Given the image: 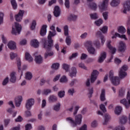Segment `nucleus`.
<instances>
[{
    "label": "nucleus",
    "mask_w": 130,
    "mask_h": 130,
    "mask_svg": "<svg viewBox=\"0 0 130 130\" xmlns=\"http://www.w3.org/2000/svg\"><path fill=\"white\" fill-rule=\"evenodd\" d=\"M118 32L119 33H120V34H124L125 33L126 30L125 29V28H124L122 26H120L118 27Z\"/></svg>",
    "instance_id": "obj_32"
},
{
    "label": "nucleus",
    "mask_w": 130,
    "mask_h": 130,
    "mask_svg": "<svg viewBox=\"0 0 130 130\" xmlns=\"http://www.w3.org/2000/svg\"><path fill=\"white\" fill-rule=\"evenodd\" d=\"M31 45L35 48L39 47V42L37 40H32L31 41Z\"/></svg>",
    "instance_id": "obj_25"
},
{
    "label": "nucleus",
    "mask_w": 130,
    "mask_h": 130,
    "mask_svg": "<svg viewBox=\"0 0 130 130\" xmlns=\"http://www.w3.org/2000/svg\"><path fill=\"white\" fill-rule=\"evenodd\" d=\"M127 100L125 99H124L123 100H121L120 101V103L121 104H123V105H124L125 107L126 108H129L130 107V93L129 91L127 92Z\"/></svg>",
    "instance_id": "obj_5"
},
{
    "label": "nucleus",
    "mask_w": 130,
    "mask_h": 130,
    "mask_svg": "<svg viewBox=\"0 0 130 130\" xmlns=\"http://www.w3.org/2000/svg\"><path fill=\"white\" fill-rule=\"evenodd\" d=\"M24 16V11L20 10L18 14H16L15 16V19L17 22H21Z\"/></svg>",
    "instance_id": "obj_10"
},
{
    "label": "nucleus",
    "mask_w": 130,
    "mask_h": 130,
    "mask_svg": "<svg viewBox=\"0 0 130 130\" xmlns=\"http://www.w3.org/2000/svg\"><path fill=\"white\" fill-rule=\"evenodd\" d=\"M16 80L17 77H16V73H15L14 72L10 74V82H11V83H16Z\"/></svg>",
    "instance_id": "obj_26"
},
{
    "label": "nucleus",
    "mask_w": 130,
    "mask_h": 130,
    "mask_svg": "<svg viewBox=\"0 0 130 130\" xmlns=\"http://www.w3.org/2000/svg\"><path fill=\"white\" fill-rule=\"evenodd\" d=\"M89 7L91 10H92V11H96L97 9V5L94 3H90Z\"/></svg>",
    "instance_id": "obj_36"
},
{
    "label": "nucleus",
    "mask_w": 130,
    "mask_h": 130,
    "mask_svg": "<svg viewBox=\"0 0 130 130\" xmlns=\"http://www.w3.org/2000/svg\"><path fill=\"white\" fill-rule=\"evenodd\" d=\"M101 31H102L104 34L107 32V30H108V27L107 26H104L102 28H100Z\"/></svg>",
    "instance_id": "obj_48"
},
{
    "label": "nucleus",
    "mask_w": 130,
    "mask_h": 130,
    "mask_svg": "<svg viewBox=\"0 0 130 130\" xmlns=\"http://www.w3.org/2000/svg\"><path fill=\"white\" fill-rule=\"evenodd\" d=\"M126 121H127V118L125 116H123L120 119V122L121 124H124V123H126Z\"/></svg>",
    "instance_id": "obj_34"
},
{
    "label": "nucleus",
    "mask_w": 130,
    "mask_h": 130,
    "mask_svg": "<svg viewBox=\"0 0 130 130\" xmlns=\"http://www.w3.org/2000/svg\"><path fill=\"white\" fill-rule=\"evenodd\" d=\"M16 56H17V54L13 52L10 53L11 59H14Z\"/></svg>",
    "instance_id": "obj_64"
},
{
    "label": "nucleus",
    "mask_w": 130,
    "mask_h": 130,
    "mask_svg": "<svg viewBox=\"0 0 130 130\" xmlns=\"http://www.w3.org/2000/svg\"><path fill=\"white\" fill-rule=\"evenodd\" d=\"M9 77H6L3 81L2 85L6 86L9 83Z\"/></svg>",
    "instance_id": "obj_57"
},
{
    "label": "nucleus",
    "mask_w": 130,
    "mask_h": 130,
    "mask_svg": "<svg viewBox=\"0 0 130 130\" xmlns=\"http://www.w3.org/2000/svg\"><path fill=\"white\" fill-rule=\"evenodd\" d=\"M78 52L73 53L72 55L69 57V59L70 60H72L73 58H76V57L78 56Z\"/></svg>",
    "instance_id": "obj_53"
},
{
    "label": "nucleus",
    "mask_w": 130,
    "mask_h": 130,
    "mask_svg": "<svg viewBox=\"0 0 130 130\" xmlns=\"http://www.w3.org/2000/svg\"><path fill=\"white\" fill-rule=\"evenodd\" d=\"M36 20H33L32 22L31 23V25L30 26V28L31 30H34L35 29V27H36Z\"/></svg>",
    "instance_id": "obj_52"
},
{
    "label": "nucleus",
    "mask_w": 130,
    "mask_h": 130,
    "mask_svg": "<svg viewBox=\"0 0 130 130\" xmlns=\"http://www.w3.org/2000/svg\"><path fill=\"white\" fill-rule=\"evenodd\" d=\"M124 96V90L121 89L119 92V97H123Z\"/></svg>",
    "instance_id": "obj_61"
},
{
    "label": "nucleus",
    "mask_w": 130,
    "mask_h": 130,
    "mask_svg": "<svg viewBox=\"0 0 130 130\" xmlns=\"http://www.w3.org/2000/svg\"><path fill=\"white\" fill-rule=\"evenodd\" d=\"M68 93L69 95H71V96H73L74 95V93H75V88H72L68 90Z\"/></svg>",
    "instance_id": "obj_54"
},
{
    "label": "nucleus",
    "mask_w": 130,
    "mask_h": 130,
    "mask_svg": "<svg viewBox=\"0 0 130 130\" xmlns=\"http://www.w3.org/2000/svg\"><path fill=\"white\" fill-rule=\"evenodd\" d=\"M128 67L127 65H123L120 69V70L119 72V77L120 79H123L126 77V71H127Z\"/></svg>",
    "instance_id": "obj_6"
},
{
    "label": "nucleus",
    "mask_w": 130,
    "mask_h": 130,
    "mask_svg": "<svg viewBox=\"0 0 130 130\" xmlns=\"http://www.w3.org/2000/svg\"><path fill=\"white\" fill-rule=\"evenodd\" d=\"M121 111H122V107L118 106L116 107L115 109V113L117 115H119L120 113H121Z\"/></svg>",
    "instance_id": "obj_31"
},
{
    "label": "nucleus",
    "mask_w": 130,
    "mask_h": 130,
    "mask_svg": "<svg viewBox=\"0 0 130 130\" xmlns=\"http://www.w3.org/2000/svg\"><path fill=\"white\" fill-rule=\"evenodd\" d=\"M96 26H100L103 23V20L101 19H100L94 22Z\"/></svg>",
    "instance_id": "obj_49"
},
{
    "label": "nucleus",
    "mask_w": 130,
    "mask_h": 130,
    "mask_svg": "<svg viewBox=\"0 0 130 130\" xmlns=\"http://www.w3.org/2000/svg\"><path fill=\"white\" fill-rule=\"evenodd\" d=\"M50 93H51V89H45L43 91V95L47 96V95H48V94H50Z\"/></svg>",
    "instance_id": "obj_43"
},
{
    "label": "nucleus",
    "mask_w": 130,
    "mask_h": 130,
    "mask_svg": "<svg viewBox=\"0 0 130 130\" xmlns=\"http://www.w3.org/2000/svg\"><path fill=\"white\" fill-rule=\"evenodd\" d=\"M111 41L110 40L107 41V47H108V48H109V49H110L111 53L112 54H114V53L116 52V49L115 48H113V47L111 46Z\"/></svg>",
    "instance_id": "obj_13"
},
{
    "label": "nucleus",
    "mask_w": 130,
    "mask_h": 130,
    "mask_svg": "<svg viewBox=\"0 0 130 130\" xmlns=\"http://www.w3.org/2000/svg\"><path fill=\"white\" fill-rule=\"evenodd\" d=\"M48 101L50 103H54V102L57 101V97L53 94L50 95L49 96Z\"/></svg>",
    "instance_id": "obj_20"
},
{
    "label": "nucleus",
    "mask_w": 130,
    "mask_h": 130,
    "mask_svg": "<svg viewBox=\"0 0 130 130\" xmlns=\"http://www.w3.org/2000/svg\"><path fill=\"white\" fill-rule=\"evenodd\" d=\"M67 120L70 121V123H71L72 126L75 127L77 126V125H80L82 123V115L78 114L75 116V121L73 120V118L71 117L67 118Z\"/></svg>",
    "instance_id": "obj_2"
},
{
    "label": "nucleus",
    "mask_w": 130,
    "mask_h": 130,
    "mask_svg": "<svg viewBox=\"0 0 130 130\" xmlns=\"http://www.w3.org/2000/svg\"><path fill=\"white\" fill-rule=\"evenodd\" d=\"M90 17L91 20H97V19L99 18L98 14H97L96 13L90 14Z\"/></svg>",
    "instance_id": "obj_33"
},
{
    "label": "nucleus",
    "mask_w": 130,
    "mask_h": 130,
    "mask_svg": "<svg viewBox=\"0 0 130 130\" xmlns=\"http://www.w3.org/2000/svg\"><path fill=\"white\" fill-rule=\"evenodd\" d=\"M60 83H67L68 82V78L66 76H63L59 80Z\"/></svg>",
    "instance_id": "obj_44"
},
{
    "label": "nucleus",
    "mask_w": 130,
    "mask_h": 130,
    "mask_svg": "<svg viewBox=\"0 0 130 130\" xmlns=\"http://www.w3.org/2000/svg\"><path fill=\"white\" fill-rule=\"evenodd\" d=\"M35 60L36 63L40 64V63H42V61H43V58L41 57V55L36 56Z\"/></svg>",
    "instance_id": "obj_21"
},
{
    "label": "nucleus",
    "mask_w": 130,
    "mask_h": 130,
    "mask_svg": "<svg viewBox=\"0 0 130 130\" xmlns=\"http://www.w3.org/2000/svg\"><path fill=\"white\" fill-rule=\"evenodd\" d=\"M94 45H95L96 48L98 49H100V47H101V44H100V42L99 40H96L94 41L93 43Z\"/></svg>",
    "instance_id": "obj_39"
},
{
    "label": "nucleus",
    "mask_w": 130,
    "mask_h": 130,
    "mask_svg": "<svg viewBox=\"0 0 130 130\" xmlns=\"http://www.w3.org/2000/svg\"><path fill=\"white\" fill-rule=\"evenodd\" d=\"M106 58V52H102L100 54V56L99 57L98 59V62L100 63H102L104 60Z\"/></svg>",
    "instance_id": "obj_14"
},
{
    "label": "nucleus",
    "mask_w": 130,
    "mask_h": 130,
    "mask_svg": "<svg viewBox=\"0 0 130 130\" xmlns=\"http://www.w3.org/2000/svg\"><path fill=\"white\" fill-rule=\"evenodd\" d=\"M52 69L53 70H58L59 68V63H54L51 66Z\"/></svg>",
    "instance_id": "obj_45"
},
{
    "label": "nucleus",
    "mask_w": 130,
    "mask_h": 130,
    "mask_svg": "<svg viewBox=\"0 0 130 130\" xmlns=\"http://www.w3.org/2000/svg\"><path fill=\"white\" fill-rule=\"evenodd\" d=\"M11 3L13 9L14 10L17 9V7H18V4H17V2H16V0H11Z\"/></svg>",
    "instance_id": "obj_41"
},
{
    "label": "nucleus",
    "mask_w": 130,
    "mask_h": 130,
    "mask_svg": "<svg viewBox=\"0 0 130 130\" xmlns=\"http://www.w3.org/2000/svg\"><path fill=\"white\" fill-rule=\"evenodd\" d=\"M33 76L32 75V73L30 72H26L25 74V79L26 80H28V81H30L32 78Z\"/></svg>",
    "instance_id": "obj_35"
},
{
    "label": "nucleus",
    "mask_w": 130,
    "mask_h": 130,
    "mask_svg": "<svg viewBox=\"0 0 130 130\" xmlns=\"http://www.w3.org/2000/svg\"><path fill=\"white\" fill-rule=\"evenodd\" d=\"M32 129V125L31 124H27L25 125V130H31Z\"/></svg>",
    "instance_id": "obj_63"
},
{
    "label": "nucleus",
    "mask_w": 130,
    "mask_h": 130,
    "mask_svg": "<svg viewBox=\"0 0 130 130\" xmlns=\"http://www.w3.org/2000/svg\"><path fill=\"white\" fill-rule=\"evenodd\" d=\"M111 119V117L110 116V115H109L108 114H105V121L103 123V124L104 125H106L107 124V122L109 121Z\"/></svg>",
    "instance_id": "obj_23"
},
{
    "label": "nucleus",
    "mask_w": 130,
    "mask_h": 130,
    "mask_svg": "<svg viewBox=\"0 0 130 130\" xmlns=\"http://www.w3.org/2000/svg\"><path fill=\"white\" fill-rule=\"evenodd\" d=\"M100 108L101 110H102L103 111V112H104V113L106 112V108H105V106H104V105L101 104L100 106Z\"/></svg>",
    "instance_id": "obj_59"
},
{
    "label": "nucleus",
    "mask_w": 130,
    "mask_h": 130,
    "mask_svg": "<svg viewBox=\"0 0 130 130\" xmlns=\"http://www.w3.org/2000/svg\"><path fill=\"white\" fill-rule=\"evenodd\" d=\"M103 17L104 20L106 21L108 19V12H105L103 13Z\"/></svg>",
    "instance_id": "obj_58"
},
{
    "label": "nucleus",
    "mask_w": 130,
    "mask_h": 130,
    "mask_svg": "<svg viewBox=\"0 0 130 130\" xmlns=\"http://www.w3.org/2000/svg\"><path fill=\"white\" fill-rule=\"evenodd\" d=\"M4 13L1 12L0 13V25H2L3 23H4Z\"/></svg>",
    "instance_id": "obj_56"
},
{
    "label": "nucleus",
    "mask_w": 130,
    "mask_h": 130,
    "mask_svg": "<svg viewBox=\"0 0 130 130\" xmlns=\"http://www.w3.org/2000/svg\"><path fill=\"white\" fill-rule=\"evenodd\" d=\"M35 101L34 99H28L25 103V108L27 110H31V108L33 105H34V103Z\"/></svg>",
    "instance_id": "obj_7"
},
{
    "label": "nucleus",
    "mask_w": 130,
    "mask_h": 130,
    "mask_svg": "<svg viewBox=\"0 0 130 130\" xmlns=\"http://www.w3.org/2000/svg\"><path fill=\"white\" fill-rule=\"evenodd\" d=\"M110 80L114 86H117L120 83V77L117 76H115L114 78H113Z\"/></svg>",
    "instance_id": "obj_12"
},
{
    "label": "nucleus",
    "mask_w": 130,
    "mask_h": 130,
    "mask_svg": "<svg viewBox=\"0 0 130 130\" xmlns=\"http://www.w3.org/2000/svg\"><path fill=\"white\" fill-rule=\"evenodd\" d=\"M8 47L11 50H15L17 48L16 43L13 41H10L8 44Z\"/></svg>",
    "instance_id": "obj_17"
},
{
    "label": "nucleus",
    "mask_w": 130,
    "mask_h": 130,
    "mask_svg": "<svg viewBox=\"0 0 130 130\" xmlns=\"http://www.w3.org/2000/svg\"><path fill=\"white\" fill-rule=\"evenodd\" d=\"M54 16L56 18L60 16V9L58 6H55L53 12Z\"/></svg>",
    "instance_id": "obj_18"
},
{
    "label": "nucleus",
    "mask_w": 130,
    "mask_h": 130,
    "mask_svg": "<svg viewBox=\"0 0 130 130\" xmlns=\"http://www.w3.org/2000/svg\"><path fill=\"white\" fill-rule=\"evenodd\" d=\"M50 29L52 31H50L48 36V41L46 39L44 38L42 39V42L43 44L44 48L47 50H51L53 47V40L52 37L56 35V30H55V26L52 25L50 26Z\"/></svg>",
    "instance_id": "obj_1"
},
{
    "label": "nucleus",
    "mask_w": 130,
    "mask_h": 130,
    "mask_svg": "<svg viewBox=\"0 0 130 130\" xmlns=\"http://www.w3.org/2000/svg\"><path fill=\"white\" fill-rule=\"evenodd\" d=\"M87 51L89 54H92V55H95L96 53V49H95V48L93 47L88 48Z\"/></svg>",
    "instance_id": "obj_30"
},
{
    "label": "nucleus",
    "mask_w": 130,
    "mask_h": 130,
    "mask_svg": "<svg viewBox=\"0 0 130 130\" xmlns=\"http://www.w3.org/2000/svg\"><path fill=\"white\" fill-rule=\"evenodd\" d=\"M65 93L66 92H64V90L59 91L58 92V96L59 98H63V97H64Z\"/></svg>",
    "instance_id": "obj_42"
},
{
    "label": "nucleus",
    "mask_w": 130,
    "mask_h": 130,
    "mask_svg": "<svg viewBox=\"0 0 130 130\" xmlns=\"http://www.w3.org/2000/svg\"><path fill=\"white\" fill-rule=\"evenodd\" d=\"M100 38L101 41V44L102 45H104V43H105V37H104V36H101Z\"/></svg>",
    "instance_id": "obj_62"
},
{
    "label": "nucleus",
    "mask_w": 130,
    "mask_h": 130,
    "mask_svg": "<svg viewBox=\"0 0 130 130\" xmlns=\"http://www.w3.org/2000/svg\"><path fill=\"white\" fill-rule=\"evenodd\" d=\"M79 108H80V106H76L75 107L74 112L73 113L74 115H76V114H77V113H78V110H79Z\"/></svg>",
    "instance_id": "obj_60"
},
{
    "label": "nucleus",
    "mask_w": 130,
    "mask_h": 130,
    "mask_svg": "<svg viewBox=\"0 0 130 130\" xmlns=\"http://www.w3.org/2000/svg\"><path fill=\"white\" fill-rule=\"evenodd\" d=\"M125 44H124V43L123 42H120L119 43L118 50L120 52H124V51H125Z\"/></svg>",
    "instance_id": "obj_15"
},
{
    "label": "nucleus",
    "mask_w": 130,
    "mask_h": 130,
    "mask_svg": "<svg viewBox=\"0 0 130 130\" xmlns=\"http://www.w3.org/2000/svg\"><path fill=\"white\" fill-rule=\"evenodd\" d=\"M47 28V25H43L42 27V28L40 31V35L41 36H44V35H46V28Z\"/></svg>",
    "instance_id": "obj_22"
},
{
    "label": "nucleus",
    "mask_w": 130,
    "mask_h": 130,
    "mask_svg": "<svg viewBox=\"0 0 130 130\" xmlns=\"http://www.w3.org/2000/svg\"><path fill=\"white\" fill-rule=\"evenodd\" d=\"M98 75H99V72H98L97 70L93 71L90 78V82L91 83H94V82L96 81L97 77H98Z\"/></svg>",
    "instance_id": "obj_9"
},
{
    "label": "nucleus",
    "mask_w": 130,
    "mask_h": 130,
    "mask_svg": "<svg viewBox=\"0 0 130 130\" xmlns=\"http://www.w3.org/2000/svg\"><path fill=\"white\" fill-rule=\"evenodd\" d=\"M76 75H77V69L75 67H73L71 69L69 76H70L71 78H73V77H76Z\"/></svg>",
    "instance_id": "obj_24"
},
{
    "label": "nucleus",
    "mask_w": 130,
    "mask_h": 130,
    "mask_svg": "<svg viewBox=\"0 0 130 130\" xmlns=\"http://www.w3.org/2000/svg\"><path fill=\"white\" fill-rule=\"evenodd\" d=\"M22 101H23V97H22V96L16 98L15 100V106H16V107H20Z\"/></svg>",
    "instance_id": "obj_16"
},
{
    "label": "nucleus",
    "mask_w": 130,
    "mask_h": 130,
    "mask_svg": "<svg viewBox=\"0 0 130 130\" xmlns=\"http://www.w3.org/2000/svg\"><path fill=\"white\" fill-rule=\"evenodd\" d=\"M119 4H120V0H112L110 5L111 7L114 8L115 7H117Z\"/></svg>",
    "instance_id": "obj_27"
},
{
    "label": "nucleus",
    "mask_w": 130,
    "mask_h": 130,
    "mask_svg": "<svg viewBox=\"0 0 130 130\" xmlns=\"http://www.w3.org/2000/svg\"><path fill=\"white\" fill-rule=\"evenodd\" d=\"M64 6L66 9H70V0H65Z\"/></svg>",
    "instance_id": "obj_55"
},
{
    "label": "nucleus",
    "mask_w": 130,
    "mask_h": 130,
    "mask_svg": "<svg viewBox=\"0 0 130 130\" xmlns=\"http://www.w3.org/2000/svg\"><path fill=\"white\" fill-rule=\"evenodd\" d=\"M64 34L65 36H67L66 39V42L67 45L70 46L72 43V40L71 39V36H69V26L65 25L64 26Z\"/></svg>",
    "instance_id": "obj_4"
},
{
    "label": "nucleus",
    "mask_w": 130,
    "mask_h": 130,
    "mask_svg": "<svg viewBox=\"0 0 130 130\" xmlns=\"http://www.w3.org/2000/svg\"><path fill=\"white\" fill-rule=\"evenodd\" d=\"M77 19H78V16L75 14H70L68 16V21H70V22H71V21L75 22V21H77Z\"/></svg>",
    "instance_id": "obj_19"
},
{
    "label": "nucleus",
    "mask_w": 130,
    "mask_h": 130,
    "mask_svg": "<svg viewBox=\"0 0 130 130\" xmlns=\"http://www.w3.org/2000/svg\"><path fill=\"white\" fill-rule=\"evenodd\" d=\"M25 59L28 61H33V58L28 53H25Z\"/></svg>",
    "instance_id": "obj_38"
},
{
    "label": "nucleus",
    "mask_w": 130,
    "mask_h": 130,
    "mask_svg": "<svg viewBox=\"0 0 130 130\" xmlns=\"http://www.w3.org/2000/svg\"><path fill=\"white\" fill-rule=\"evenodd\" d=\"M22 30V26L18 22H15L14 26H12V34L13 35H19L21 30Z\"/></svg>",
    "instance_id": "obj_3"
},
{
    "label": "nucleus",
    "mask_w": 130,
    "mask_h": 130,
    "mask_svg": "<svg viewBox=\"0 0 130 130\" xmlns=\"http://www.w3.org/2000/svg\"><path fill=\"white\" fill-rule=\"evenodd\" d=\"M123 13L126 14V12H130V1H126L123 5Z\"/></svg>",
    "instance_id": "obj_11"
},
{
    "label": "nucleus",
    "mask_w": 130,
    "mask_h": 130,
    "mask_svg": "<svg viewBox=\"0 0 130 130\" xmlns=\"http://www.w3.org/2000/svg\"><path fill=\"white\" fill-rule=\"evenodd\" d=\"M109 2V0H104L103 2L101 3L100 5H99V7L102 12L107 10V4H108Z\"/></svg>",
    "instance_id": "obj_8"
},
{
    "label": "nucleus",
    "mask_w": 130,
    "mask_h": 130,
    "mask_svg": "<svg viewBox=\"0 0 130 130\" xmlns=\"http://www.w3.org/2000/svg\"><path fill=\"white\" fill-rule=\"evenodd\" d=\"M78 67L81 69H83V70H85V71H87V70H88L87 69V67L85 66V64L84 63H79L78 64Z\"/></svg>",
    "instance_id": "obj_51"
},
{
    "label": "nucleus",
    "mask_w": 130,
    "mask_h": 130,
    "mask_svg": "<svg viewBox=\"0 0 130 130\" xmlns=\"http://www.w3.org/2000/svg\"><path fill=\"white\" fill-rule=\"evenodd\" d=\"M78 83V80L77 79H73L69 83L70 87H74L76 83Z\"/></svg>",
    "instance_id": "obj_47"
},
{
    "label": "nucleus",
    "mask_w": 130,
    "mask_h": 130,
    "mask_svg": "<svg viewBox=\"0 0 130 130\" xmlns=\"http://www.w3.org/2000/svg\"><path fill=\"white\" fill-rule=\"evenodd\" d=\"M62 68L63 70H65L66 72H69V69H70V66L66 63H63L62 64Z\"/></svg>",
    "instance_id": "obj_50"
},
{
    "label": "nucleus",
    "mask_w": 130,
    "mask_h": 130,
    "mask_svg": "<svg viewBox=\"0 0 130 130\" xmlns=\"http://www.w3.org/2000/svg\"><path fill=\"white\" fill-rule=\"evenodd\" d=\"M84 46L87 49L93 47V43L91 41H87L84 43Z\"/></svg>",
    "instance_id": "obj_29"
},
{
    "label": "nucleus",
    "mask_w": 130,
    "mask_h": 130,
    "mask_svg": "<svg viewBox=\"0 0 130 130\" xmlns=\"http://www.w3.org/2000/svg\"><path fill=\"white\" fill-rule=\"evenodd\" d=\"M53 54H54L53 51H47L46 53H45L44 58L46 59L48 58V56H53Z\"/></svg>",
    "instance_id": "obj_37"
},
{
    "label": "nucleus",
    "mask_w": 130,
    "mask_h": 130,
    "mask_svg": "<svg viewBox=\"0 0 130 130\" xmlns=\"http://www.w3.org/2000/svg\"><path fill=\"white\" fill-rule=\"evenodd\" d=\"M100 100L102 102H104L106 100V98H105V89H102L101 91Z\"/></svg>",
    "instance_id": "obj_28"
},
{
    "label": "nucleus",
    "mask_w": 130,
    "mask_h": 130,
    "mask_svg": "<svg viewBox=\"0 0 130 130\" xmlns=\"http://www.w3.org/2000/svg\"><path fill=\"white\" fill-rule=\"evenodd\" d=\"M17 64L19 70L18 72H20V71H21V60L20 59V58H17Z\"/></svg>",
    "instance_id": "obj_46"
},
{
    "label": "nucleus",
    "mask_w": 130,
    "mask_h": 130,
    "mask_svg": "<svg viewBox=\"0 0 130 130\" xmlns=\"http://www.w3.org/2000/svg\"><path fill=\"white\" fill-rule=\"evenodd\" d=\"M60 109V103H58L56 105L54 106L53 110L55 111H59Z\"/></svg>",
    "instance_id": "obj_40"
}]
</instances>
